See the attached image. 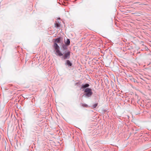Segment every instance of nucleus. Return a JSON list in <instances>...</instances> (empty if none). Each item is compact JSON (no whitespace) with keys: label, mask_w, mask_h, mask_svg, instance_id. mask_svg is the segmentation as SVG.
<instances>
[{"label":"nucleus","mask_w":151,"mask_h":151,"mask_svg":"<svg viewBox=\"0 0 151 151\" xmlns=\"http://www.w3.org/2000/svg\"><path fill=\"white\" fill-rule=\"evenodd\" d=\"M60 38H57L54 42L53 47L56 50L55 54L57 55L60 56H63V53L59 50V47L58 45L57 44V43H58L60 42Z\"/></svg>","instance_id":"1"},{"label":"nucleus","mask_w":151,"mask_h":151,"mask_svg":"<svg viewBox=\"0 0 151 151\" xmlns=\"http://www.w3.org/2000/svg\"><path fill=\"white\" fill-rule=\"evenodd\" d=\"M92 89L91 88L86 89V97H91L93 94Z\"/></svg>","instance_id":"2"},{"label":"nucleus","mask_w":151,"mask_h":151,"mask_svg":"<svg viewBox=\"0 0 151 151\" xmlns=\"http://www.w3.org/2000/svg\"><path fill=\"white\" fill-rule=\"evenodd\" d=\"M70 56V52L69 51H67V52H65V53H64L62 58L64 60H65L69 58Z\"/></svg>","instance_id":"3"},{"label":"nucleus","mask_w":151,"mask_h":151,"mask_svg":"<svg viewBox=\"0 0 151 151\" xmlns=\"http://www.w3.org/2000/svg\"><path fill=\"white\" fill-rule=\"evenodd\" d=\"M86 82H89V81L90 83H91V79L88 75H86Z\"/></svg>","instance_id":"4"},{"label":"nucleus","mask_w":151,"mask_h":151,"mask_svg":"<svg viewBox=\"0 0 151 151\" xmlns=\"http://www.w3.org/2000/svg\"><path fill=\"white\" fill-rule=\"evenodd\" d=\"M90 84L91 85L90 81L86 82V89L89 88L88 87L90 86Z\"/></svg>","instance_id":"5"},{"label":"nucleus","mask_w":151,"mask_h":151,"mask_svg":"<svg viewBox=\"0 0 151 151\" xmlns=\"http://www.w3.org/2000/svg\"><path fill=\"white\" fill-rule=\"evenodd\" d=\"M66 64L69 66H71L72 65V63L70 62L69 60H67L66 61Z\"/></svg>","instance_id":"6"},{"label":"nucleus","mask_w":151,"mask_h":151,"mask_svg":"<svg viewBox=\"0 0 151 151\" xmlns=\"http://www.w3.org/2000/svg\"><path fill=\"white\" fill-rule=\"evenodd\" d=\"M98 103H95L92 106V107L93 109L95 108L98 106Z\"/></svg>","instance_id":"7"},{"label":"nucleus","mask_w":151,"mask_h":151,"mask_svg":"<svg viewBox=\"0 0 151 151\" xmlns=\"http://www.w3.org/2000/svg\"><path fill=\"white\" fill-rule=\"evenodd\" d=\"M65 44L67 45H69L70 44V41L69 39H67V41L65 42Z\"/></svg>","instance_id":"8"},{"label":"nucleus","mask_w":151,"mask_h":151,"mask_svg":"<svg viewBox=\"0 0 151 151\" xmlns=\"http://www.w3.org/2000/svg\"><path fill=\"white\" fill-rule=\"evenodd\" d=\"M55 27H60V24H58V23H55Z\"/></svg>","instance_id":"9"},{"label":"nucleus","mask_w":151,"mask_h":151,"mask_svg":"<svg viewBox=\"0 0 151 151\" xmlns=\"http://www.w3.org/2000/svg\"><path fill=\"white\" fill-rule=\"evenodd\" d=\"M134 14L136 15L137 16H140V15L141 14L140 13H137V12L135 13Z\"/></svg>","instance_id":"10"},{"label":"nucleus","mask_w":151,"mask_h":151,"mask_svg":"<svg viewBox=\"0 0 151 151\" xmlns=\"http://www.w3.org/2000/svg\"><path fill=\"white\" fill-rule=\"evenodd\" d=\"M64 46H65V45H64L63 44V45H62V47L63 48V49H65V48H64Z\"/></svg>","instance_id":"11"},{"label":"nucleus","mask_w":151,"mask_h":151,"mask_svg":"<svg viewBox=\"0 0 151 151\" xmlns=\"http://www.w3.org/2000/svg\"><path fill=\"white\" fill-rule=\"evenodd\" d=\"M83 88H85V85H83Z\"/></svg>","instance_id":"12"},{"label":"nucleus","mask_w":151,"mask_h":151,"mask_svg":"<svg viewBox=\"0 0 151 151\" xmlns=\"http://www.w3.org/2000/svg\"><path fill=\"white\" fill-rule=\"evenodd\" d=\"M85 106H86V107L87 106V105L86 104Z\"/></svg>","instance_id":"13"},{"label":"nucleus","mask_w":151,"mask_h":151,"mask_svg":"<svg viewBox=\"0 0 151 151\" xmlns=\"http://www.w3.org/2000/svg\"><path fill=\"white\" fill-rule=\"evenodd\" d=\"M84 92H85V90H84Z\"/></svg>","instance_id":"14"}]
</instances>
